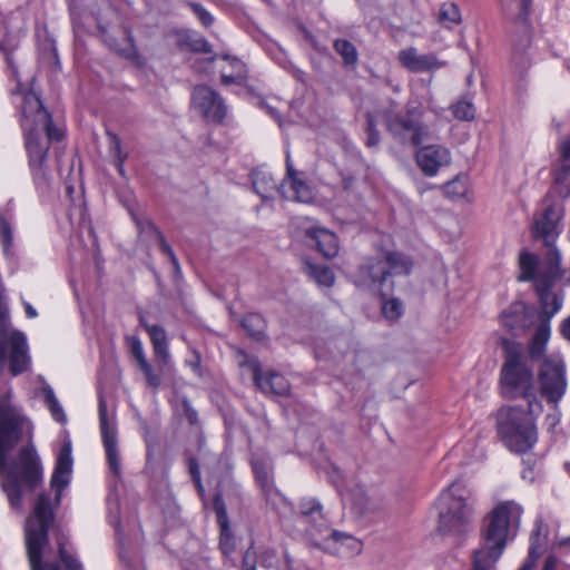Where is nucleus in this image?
Returning a JSON list of instances; mask_svg holds the SVG:
<instances>
[{
  "label": "nucleus",
  "mask_w": 570,
  "mask_h": 570,
  "mask_svg": "<svg viewBox=\"0 0 570 570\" xmlns=\"http://www.w3.org/2000/svg\"><path fill=\"white\" fill-rule=\"evenodd\" d=\"M177 45L180 49H187L193 52H213V46L207 41V39L193 31H184L179 33Z\"/></svg>",
  "instance_id": "nucleus-30"
},
{
  "label": "nucleus",
  "mask_w": 570,
  "mask_h": 570,
  "mask_svg": "<svg viewBox=\"0 0 570 570\" xmlns=\"http://www.w3.org/2000/svg\"><path fill=\"white\" fill-rule=\"evenodd\" d=\"M0 245L4 257L10 263L18 262V253L13 238V226L7 218L6 214L0 209Z\"/></svg>",
  "instance_id": "nucleus-28"
},
{
  "label": "nucleus",
  "mask_w": 570,
  "mask_h": 570,
  "mask_svg": "<svg viewBox=\"0 0 570 570\" xmlns=\"http://www.w3.org/2000/svg\"><path fill=\"white\" fill-rule=\"evenodd\" d=\"M72 471L71 441L67 438L57 455L50 485L55 491L38 494L33 510L26 520L24 537L31 570H60L55 562H42L43 549L48 546V531L55 521V509L60 504L62 491L70 482Z\"/></svg>",
  "instance_id": "nucleus-2"
},
{
  "label": "nucleus",
  "mask_w": 570,
  "mask_h": 570,
  "mask_svg": "<svg viewBox=\"0 0 570 570\" xmlns=\"http://www.w3.org/2000/svg\"><path fill=\"white\" fill-rule=\"evenodd\" d=\"M538 379L541 395L550 403H558L567 390L563 360L558 355L544 357L539 367Z\"/></svg>",
  "instance_id": "nucleus-11"
},
{
  "label": "nucleus",
  "mask_w": 570,
  "mask_h": 570,
  "mask_svg": "<svg viewBox=\"0 0 570 570\" xmlns=\"http://www.w3.org/2000/svg\"><path fill=\"white\" fill-rule=\"evenodd\" d=\"M299 513L305 518H311L312 520L320 519L324 521L323 517V507L316 499H303L299 502Z\"/></svg>",
  "instance_id": "nucleus-46"
},
{
  "label": "nucleus",
  "mask_w": 570,
  "mask_h": 570,
  "mask_svg": "<svg viewBox=\"0 0 570 570\" xmlns=\"http://www.w3.org/2000/svg\"><path fill=\"white\" fill-rule=\"evenodd\" d=\"M524 468L522 470V479L529 483H533L539 480L542 475L541 469L537 466V460L528 458L523 460Z\"/></svg>",
  "instance_id": "nucleus-51"
},
{
  "label": "nucleus",
  "mask_w": 570,
  "mask_h": 570,
  "mask_svg": "<svg viewBox=\"0 0 570 570\" xmlns=\"http://www.w3.org/2000/svg\"><path fill=\"white\" fill-rule=\"evenodd\" d=\"M23 419L11 410L0 407V485L10 507L21 511L22 499L42 483V466L32 445L22 448L10 462L8 453L21 441Z\"/></svg>",
  "instance_id": "nucleus-1"
},
{
  "label": "nucleus",
  "mask_w": 570,
  "mask_h": 570,
  "mask_svg": "<svg viewBox=\"0 0 570 570\" xmlns=\"http://www.w3.org/2000/svg\"><path fill=\"white\" fill-rule=\"evenodd\" d=\"M335 51L343 58L346 66H354L358 60L355 46L346 39H336L333 43Z\"/></svg>",
  "instance_id": "nucleus-42"
},
{
  "label": "nucleus",
  "mask_w": 570,
  "mask_h": 570,
  "mask_svg": "<svg viewBox=\"0 0 570 570\" xmlns=\"http://www.w3.org/2000/svg\"><path fill=\"white\" fill-rule=\"evenodd\" d=\"M183 406H184L185 417L187 419L189 424L190 425L197 424L198 423V413H197V411L190 405V403L187 400H185L183 402Z\"/></svg>",
  "instance_id": "nucleus-57"
},
{
  "label": "nucleus",
  "mask_w": 570,
  "mask_h": 570,
  "mask_svg": "<svg viewBox=\"0 0 570 570\" xmlns=\"http://www.w3.org/2000/svg\"><path fill=\"white\" fill-rule=\"evenodd\" d=\"M7 364L10 373L17 376L29 370L31 358L26 335L10 327L4 287L0 282V370Z\"/></svg>",
  "instance_id": "nucleus-9"
},
{
  "label": "nucleus",
  "mask_w": 570,
  "mask_h": 570,
  "mask_svg": "<svg viewBox=\"0 0 570 570\" xmlns=\"http://www.w3.org/2000/svg\"><path fill=\"white\" fill-rule=\"evenodd\" d=\"M252 468L256 478V482L264 492L265 497L269 499L277 495L278 491L274 488L272 468L269 463L262 458H254L252 460Z\"/></svg>",
  "instance_id": "nucleus-27"
},
{
  "label": "nucleus",
  "mask_w": 570,
  "mask_h": 570,
  "mask_svg": "<svg viewBox=\"0 0 570 570\" xmlns=\"http://www.w3.org/2000/svg\"><path fill=\"white\" fill-rule=\"evenodd\" d=\"M561 334L566 340L570 342V316L562 322Z\"/></svg>",
  "instance_id": "nucleus-64"
},
{
  "label": "nucleus",
  "mask_w": 570,
  "mask_h": 570,
  "mask_svg": "<svg viewBox=\"0 0 570 570\" xmlns=\"http://www.w3.org/2000/svg\"><path fill=\"white\" fill-rule=\"evenodd\" d=\"M322 539L325 544L328 541H333L335 543L346 544L352 550H355V551L361 550L360 541L346 532H341L338 530H331V531H328V535H324V537H322Z\"/></svg>",
  "instance_id": "nucleus-45"
},
{
  "label": "nucleus",
  "mask_w": 570,
  "mask_h": 570,
  "mask_svg": "<svg viewBox=\"0 0 570 570\" xmlns=\"http://www.w3.org/2000/svg\"><path fill=\"white\" fill-rule=\"evenodd\" d=\"M529 45L530 37L527 32H524L520 39V43L513 48L511 65L513 70L519 73V76H522L530 67V58L527 53V48Z\"/></svg>",
  "instance_id": "nucleus-34"
},
{
  "label": "nucleus",
  "mask_w": 570,
  "mask_h": 570,
  "mask_svg": "<svg viewBox=\"0 0 570 570\" xmlns=\"http://www.w3.org/2000/svg\"><path fill=\"white\" fill-rule=\"evenodd\" d=\"M552 284L550 282L538 281L535 289L538 292L539 301L541 304V312L539 314L540 323L550 320L559 312L562 306V299L558 295L550 292Z\"/></svg>",
  "instance_id": "nucleus-24"
},
{
  "label": "nucleus",
  "mask_w": 570,
  "mask_h": 570,
  "mask_svg": "<svg viewBox=\"0 0 570 570\" xmlns=\"http://www.w3.org/2000/svg\"><path fill=\"white\" fill-rule=\"evenodd\" d=\"M20 126L24 134L28 165L35 186L40 193H46L51 184L46 165L50 142L62 140L65 132L53 124L50 112L32 91L23 95Z\"/></svg>",
  "instance_id": "nucleus-3"
},
{
  "label": "nucleus",
  "mask_w": 570,
  "mask_h": 570,
  "mask_svg": "<svg viewBox=\"0 0 570 570\" xmlns=\"http://www.w3.org/2000/svg\"><path fill=\"white\" fill-rule=\"evenodd\" d=\"M560 168L554 174L552 190L562 198L570 197V137L564 139L560 146Z\"/></svg>",
  "instance_id": "nucleus-22"
},
{
  "label": "nucleus",
  "mask_w": 570,
  "mask_h": 570,
  "mask_svg": "<svg viewBox=\"0 0 570 570\" xmlns=\"http://www.w3.org/2000/svg\"><path fill=\"white\" fill-rule=\"evenodd\" d=\"M253 187L263 199H268L272 198L271 193L278 194L279 185L271 173L259 169L253 173Z\"/></svg>",
  "instance_id": "nucleus-32"
},
{
  "label": "nucleus",
  "mask_w": 570,
  "mask_h": 570,
  "mask_svg": "<svg viewBox=\"0 0 570 570\" xmlns=\"http://www.w3.org/2000/svg\"><path fill=\"white\" fill-rule=\"evenodd\" d=\"M413 261L406 254L399 250L382 249L376 255L367 257L358 266L355 275V284L360 288L380 293L386 296L385 289L391 291L394 283L393 276L410 275Z\"/></svg>",
  "instance_id": "nucleus-5"
},
{
  "label": "nucleus",
  "mask_w": 570,
  "mask_h": 570,
  "mask_svg": "<svg viewBox=\"0 0 570 570\" xmlns=\"http://www.w3.org/2000/svg\"><path fill=\"white\" fill-rule=\"evenodd\" d=\"M382 313L385 318L396 321L403 314V304L397 298H390L382 304Z\"/></svg>",
  "instance_id": "nucleus-50"
},
{
  "label": "nucleus",
  "mask_w": 570,
  "mask_h": 570,
  "mask_svg": "<svg viewBox=\"0 0 570 570\" xmlns=\"http://www.w3.org/2000/svg\"><path fill=\"white\" fill-rule=\"evenodd\" d=\"M439 20L449 29L461 23V12L454 2H444L440 8Z\"/></svg>",
  "instance_id": "nucleus-41"
},
{
  "label": "nucleus",
  "mask_w": 570,
  "mask_h": 570,
  "mask_svg": "<svg viewBox=\"0 0 570 570\" xmlns=\"http://www.w3.org/2000/svg\"><path fill=\"white\" fill-rule=\"evenodd\" d=\"M98 30L100 32L102 41L108 46L110 50L115 51L125 59L131 61L138 60L139 52L135 45L132 32L129 29H125V36L127 41V45L125 47L119 46L117 39L114 38L104 26L99 24Z\"/></svg>",
  "instance_id": "nucleus-25"
},
{
  "label": "nucleus",
  "mask_w": 570,
  "mask_h": 570,
  "mask_svg": "<svg viewBox=\"0 0 570 570\" xmlns=\"http://www.w3.org/2000/svg\"><path fill=\"white\" fill-rule=\"evenodd\" d=\"M107 136L109 139V151L115 158L116 168L121 176H125V161L128 155L122 150L121 139L117 134L109 131L107 132Z\"/></svg>",
  "instance_id": "nucleus-40"
},
{
  "label": "nucleus",
  "mask_w": 570,
  "mask_h": 570,
  "mask_svg": "<svg viewBox=\"0 0 570 570\" xmlns=\"http://www.w3.org/2000/svg\"><path fill=\"white\" fill-rule=\"evenodd\" d=\"M243 570H256L255 554L250 551H246L242 562Z\"/></svg>",
  "instance_id": "nucleus-61"
},
{
  "label": "nucleus",
  "mask_w": 570,
  "mask_h": 570,
  "mask_svg": "<svg viewBox=\"0 0 570 570\" xmlns=\"http://www.w3.org/2000/svg\"><path fill=\"white\" fill-rule=\"evenodd\" d=\"M542 529H543V523L541 521H539L535 523V527L531 532L530 548H529L530 558L538 559L541 553L540 552V548H541L540 537H541Z\"/></svg>",
  "instance_id": "nucleus-53"
},
{
  "label": "nucleus",
  "mask_w": 570,
  "mask_h": 570,
  "mask_svg": "<svg viewBox=\"0 0 570 570\" xmlns=\"http://www.w3.org/2000/svg\"><path fill=\"white\" fill-rule=\"evenodd\" d=\"M223 59L229 61L230 72L222 71V82L224 85L243 83L247 79V69L245 63L236 57L224 55Z\"/></svg>",
  "instance_id": "nucleus-35"
},
{
  "label": "nucleus",
  "mask_w": 570,
  "mask_h": 570,
  "mask_svg": "<svg viewBox=\"0 0 570 570\" xmlns=\"http://www.w3.org/2000/svg\"><path fill=\"white\" fill-rule=\"evenodd\" d=\"M550 338V325L548 320H544L537 327L531 342L528 347V353H524L528 357V363L533 361H543L546 356L547 343Z\"/></svg>",
  "instance_id": "nucleus-26"
},
{
  "label": "nucleus",
  "mask_w": 570,
  "mask_h": 570,
  "mask_svg": "<svg viewBox=\"0 0 570 570\" xmlns=\"http://www.w3.org/2000/svg\"><path fill=\"white\" fill-rule=\"evenodd\" d=\"M396 104L392 101L391 108L381 112L387 134L402 146H421L430 137V129L422 121V112L413 107L403 114L394 110Z\"/></svg>",
  "instance_id": "nucleus-10"
},
{
  "label": "nucleus",
  "mask_w": 570,
  "mask_h": 570,
  "mask_svg": "<svg viewBox=\"0 0 570 570\" xmlns=\"http://www.w3.org/2000/svg\"><path fill=\"white\" fill-rule=\"evenodd\" d=\"M522 507L514 501L498 503L483 519L479 550H485L494 558H501L507 543L519 530Z\"/></svg>",
  "instance_id": "nucleus-6"
},
{
  "label": "nucleus",
  "mask_w": 570,
  "mask_h": 570,
  "mask_svg": "<svg viewBox=\"0 0 570 570\" xmlns=\"http://www.w3.org/2000/svg\"><path fill=\"white\" fill-rule=\"evenodd\" d=\"M140 371L144 373L147 384L154 389H157L161 384L160 375L155 373L153 366L146 360L138 364Z\"/></svg>",
  "instance_id": "nucleus-54"
},
{
  "label": "nucleus",
  "mask_w": 570,
  "mask_h": 570,
  "mask_svg": "<svg viewBox=\"0 0 570 570\" xmlns=\"http://www.w3.org/2000/svg\"><path fill=\"white\" fill-rule=\"evenodd\" d=\"M213 505L220 529L219 548L223 554L228 557L235 550V541L230 532L227 509L222 493L215 494Z\"/></svg>",
  "instance_id": "nucleus-21"
},
{
  "label": "nucleus",
  "mask_w": 570,
  "mask_h": 570,
  "mask_svg": "<svg viewBox=\"0 0 570 570\" xmlns=\"http://www.w3.org/2000/svg\"><path fill=\"white\" fill-rule=\"evenodd\" d=\"M535 314L533 307L518 303L501 314V323L512 335L518 336L532 325Z\"/></svg>",
  "instance_id": "nucleus-16"
},
{
  "label": "nucleus",
  "mask_w": 570,
  "mask_h": 570,
  "mask_svg": "<svg viewBox=\"0 0 570 570\" xmlns=\"http://www.w3.org/2000/svg\"><path fill=\"white\" fill-rule=\"evenodd\" d=\"M502 9L508 19L518 23H525L531 0H501Z\"/></svg>",
  "instance_id": "nucleus-33"
},
{
  "label": "nucleus",
  "mask_w": 570,
  "mask_h": 570,
  "mask_svg": "<svg viewBox=\"0 0 570 570\" xmlns=\"http://www.w3.org/2000/svg\"><path fill=\"white\" fill-rule=\"evenodd\" d=\"M304 236L324 257L334 258L338 254V238L330 229L313 225L304 229Z\"/></svg>",
  "instance_id": "nucleus-18"
},
{
  "label": "nucleus",
  "mask_w": 570,
  "mask_h": 570,
  "mask_svg": "<svg viewBox=\"0 0 570 570\" xmlns=\"http://www.w3.org/2000/svg\"><path fill=\"white\" fill-rule=\"evenodd\" d=\"M99 424L101 439L106 452L107 463L115 475H120V454L118 450L117 430L114 423L108 420L107 404L104 397L98 403Z\"/></svg>",
  "instance_id": "nucleus-13"
},
{
  "label": "nucleus",
  "mask_w": 570,
  "mask_h": 570,
  "mask_svg": "<svg viewBox=\"0 0 570 570\" xmlns=\"http://www.w3.org/2000/svg\"><path fill=\"white\" fill-rule=\"evenodd\" d=\"M504 351V363L500 372L501 393L505 399H524L530 412H541L542 405L537 399L533 371L528 364L520 343L501 338Z\"/></svg>",
  "instance_id": "nucleus-4"
},
{
  "label": "nucleus",
  "mask_w": 570,
  "mask_h": 570,
  "mask_svg": "<svg viewBox=\"0 0 570 570\" xmlns=\"http://www.w3.org/2000/svg\"><path fill=\"white\" fill-rule=\"evenodd\" d=\"M127 342L130 348V353L136 358L138 364L147 360L144 353L142 344L138 337L129 336L127 337Z\"/></svg>",
  "instance_id": "nucleus-55"
},
{
  "label": "nucleus",
  "mask_w": 570,
  "mask_h": 570,
  "mask_svg": "<svg viewBox=\"0 0 570 570\" xmlns=\"http://www.w3.org/2000/svg\"><path fill=\"white\" fill-rule=\"evenodd\" d=\"M131 217L139 233L145 237H154L158 242L160 250L168 256L170 263L174 266L175 273L180 274L181 271L178 258L157 226L148 218L139 217L134 213H131Z\"/></svg>",
  "instance_id": "nucleus-20"
},
{
  "label": "nucleus",
  "mask_w": 570,
  "mask_h": 570,
  "mask_svg": "<svg viewBox=\"0 0 570 570\" xmlns=\"http://www.w3.org/2000/svg\"><path fill=\"white\" fill-rule=\"evenodd\" d=\"M242 327L256 341L265 338L266 321L258 313H248L240 320Z\"/></svg>",
  "instance_id": "nucleus-36"
},
{
  "label": "nucleus",
  "mask_w": 570,
  "mask_h": 570,
  "mask_svg": "<svg viewBox=\"0 0 570 570\" xmlns=\"http://www.w3.org/2000/svg\"><path fill=\"white\" fill-rule=\"evenodd\" d=\"M451 110L454 118H456L458 120L472 121L475 118V107L470 100L465 98H462L454 102L451 106Z\"/></svg>",
  "instance_id": "nucleus-44"
},
{
  "label": "nucleus",
  "mask_w": 570,
  "mask_h": 570,
  "mask_svg": "<svg viewBox=\"0 0 570 570\" xmlns=\"http://www.w3.org/2000/svg\"><path fill=\"white\" fill-rule=\"evenodd\" d=\"M474 514L472 492L461 481L451 483L439 498V525L443 534L460 535L468 531Z\"/></svg>",
  "instance_id": "nucleus-7"
},
{
  "label": "nucleus",
  "mask_w": 570,
  "mask_h": 570,
  "mask_svg": "<svg viewBox=\"0 0 570 570\" xmlns=\"http://www.w3.org/2000/svg\"><path fill=\"white\" fill-rule=\"evenodd\" d=\"M550 249L547 253L546 257V272L543 274L544 282H550L553 284V281L557 279L562 275L561 272V254L560 252L553 246H549Z\"/></svg>",
  "instance_id": "nucleus-39"
},
{
  "label": "nucleus",
  "mask_w": 570,
  "mask_h": 570,
  "mask_svg": "<svg viewBox=\"0 0 570 570\" xmlns=\"http://www.w3.org/2000/svg\"><path fill=\"white\" fill-rule=\"evenodd\" d=\"M302 173L294 168L289 150L286 151V176L279 184L278 194L287 199L299 203H309L313 200V190L302 178Z\"/></svg>",
  "instance_id": "nucleus-14"
},
{
  "label": "nucleus",
  "mask_w": 570,
  "mask_h": 570,
  "mask_svg": "<svg viewBox=\"0 0 570 570\" xmlns=\"http://www.w3.org/2000/svg\"><path fill=\"white\" fill-rule=\"evenodd\" d=\"M188 468H189V473L191 474L194 482L197 484V487L199 489H202L203 487H202V480H200V470H199L197 460L189 459Z\"/></svg>",
  "instance_id": "nucleus-58"
},
{
  "label": "nucleus",
  "mask_w": 570,
  "mask_h": 570,
  "mask_svg": "<svg viewBox=\"0 0 570 570\" xmlns=\"http://www.w3.org/2000/svg\"><path fill=\"white\" fill-rule=\"evenodd\" d=\"M539 257L538 255L522 250L519 255L520 282H544L543 275H538Z\"/></svg>",
  "instance_id": "nucleus-29"
},
{
  "label": "nucleus",
  "mask_w": 570,
  "mask_h": 570,
  "mask_svg": "<svg viewBox=\"0 0 570 570\" xmlns=\"http://www.w3.org/2000/svg\"><path fill=\"white\" fill-rule=\"evenodd\" d=\"M399 61L411 72L438 70L445 65L434 53L419 55L414 47L401 50L399 52Z\"/></svg>",
  "instance_id": "nucleus-19"
},
{
  "label": "nucleus",
  "mask_w": 570,
  "mask_h": 570,
  "mask_svg": "<svg viewBox=\"0 0 570 570\" xmlns=\"http://www.w3.org/2000/svg\"><path fill=\"white\" fill-rule=\"evenodd\" d=\"M558 559L553 556H549L543 563L542 570H557Z\"/></svg>",
  "instance_id": "nucleus-63"
},
{
  "label": "nucleus",
  "mask_w": 570,
  "mask_h": 570,
  "mask_svg": "<svg viewBox=\"0 0 570 570\" xmlns=\"http://www.w3.org/2000/svg\"><path fill=\"white\" fill-rule=\"evenodd\" d=\"M416 161L426 176H434L442 166L450 164L451 156L448 148L440 145H431L417 151Z\"/></svg>",
  "instance_id": "nucleus-17"
},
{
  "label": "nucleus",
  "mask_w": 570,
  "mask_h": 570,
  "mask_svg": "<svg viewBox=\"0 0 570 570\" xmlns=\"http://www.w3.org/2000/svg\"><path fill=\"white\" fill-rule=\"evenodd\" d=\"M200 361V354L197 351H193V357L186 361V364L199 376H202Z\"/></svg>",
  "instance_id": "nucleus-60"
},
{
  "label": "nucleus",
  "mask_w": 570,
  "mask_h": 570,
  "mask_svg": "<svg viewBox=\"0 0 570 570\" xmlns=\"http://www.w3.org/2000/svg\"><path fill=\"white\" fill-rule=\"evenodd\" d=\"M154 353L157 357H160L164 363H167L170 358L168 343L153 345Z\"/></svg>",
  "instance_id": "nucleus-59"
},
{
  "label": "nucleus",
  "mask_w": 570,
  "mask_h": 570,
  "mask_svg": "<svg viewBox=\"0 0 570 570\" xmlns=\"http://www.w3.org/2000/svg\"><path fill=\"white\" fill-rule=\"evenodd\" d=\"M58 554L66 570H83L81 562L68 551L66 542H58Z\"/></svg>",
  "instance_id": "nucleus-49"
},
{
  "label": "nucleus",
  "mask_w": 570,
  "mask_h": 570,
  "mask_svg": "<svg viewBox=\"0 0 570 570\" xmlns=\"http://www.w3.org/2000/svg\"><path fill=\"white\" fill-rule=\"evenodd\" d=\"M22 305L24 308L26 316L28 318H36L38 316V312L29 302L22 299Z\"/></svg>",
  "instance_id": "nucleus-62"
},
{
  "label": "nucleus",
  "mask_w": 570,
  "mask_h": 570,
  "mask_svg": "<svg viewBox=\"0 0 570 570\" xmlns=\"http://www.w3.org/2000/svg\"><path fill=\"white\" fill-rule=\"evenodd\" d=\"M365 146L367 148H377L381 141V135L377 129L376 118L371 111H367L365 114Z\"/></svg>",
  "instance_id": "nucleus-43"
},
{
  "label": "nucleus",
  "mask_w": 570,
  "mask_h": 570,
  "mask_svg": "<svg viewBox=\"0 0 570 570\" xmlns=\"http://www.w3.org/2000/svg\"><path fill=\"white\" fill-rule=\"evenodd\" d=\"M304 272L318 285L331 287L334 284L335 276L332 269L324 265H316L311 262L304 263Z\"/></svg>",
  "instance_id": "nucleus-37"
},
{
  "label": "nucleus",
  "mask_w": 570,
  "mask_h": 570,
  "mask_svg": "<svg viewBox=\"0 0 570 570\" xmlns=\"http://www.w3.org/2000/svg\"><path fill=\"white\" fill-rule=\"evenodd\" d=\"M561 216V208L544 200L541 210L534 216L533 236L543 239L546 246H551L560 233Z\"/></svg>",
  "instance_id": "nucleus-15"
},
{
  "label": "nucleus",
  "mask_w": 570,
  "mask_h": 570,
  "mask_svg": "<svg viewBox=\"0 0 570 570\" xmlns=\"http://www.w3.org/2000/svg\"><path fill=\"white\" fill-rule=\"evenodd\" d=\"M194 108L208 122L220 124L226 117L227 107L217 91L206 85L196 86L191 94Z\"/></svg>",
  "instance_id": "nucleus-12"
},
{
  "label": "nucleus",
  "mask_w": 570,
  "mask_h": 570,
  "mask_svg": "<svg viewBox=\"0 0 570 570\" xmlns=\"http://www.w3.org/2000/svg\"><path fill=\"white\" fill-rule=\"evenodd\" d=\"M328 479L330 481L332 482V484L336 488L337 492L340 493V490H346L344 487H343V474L342 472L336 469V468H333L330 472H328Z\"/></svg>",
  "instance_id": "nucleus-56"
},
{
  "label": "nucleus",
  "mask_w": 570,
  "mask_h": 570,
  "mask_svg": "<svg viewBox=\"0 0 570 570\" xmlns=\"http://www.w3.org/2000/svg\"><path fill=\"white\" fill-rule=\"evenodd\" d=\"M340 497L344 505H348L355 514L362 515L367 510L368 499L364 490L360 487L340 490Z\"/></svg>",
  "instance_id": "nucleus-31"
},
{
  "label": "nucleus",
  "mask_w": 570,
  "mask_h": 570,
  "mask_svg": "<svg viewBox=\"0 0 570 570\" xmlns=\"http://www.w3.org/2000/svg\"><path fill=\"white\" fill-rule=\"evenodd\" d=\"M40 392L52 417L57 422L65 424L67 422V415L61 404L59 403L58 399L56 397L52 387L49 384L45 383Z\"/></svg>",
  "instance_id": "nucleus-38"
},
{
  "label": "nucleus",
  "mask_w": 570,
  "mask_h": 570,
  "mask_svg": "<svg viewBox=\"0 0 570 570\" xmlns=\"http://www.w3.org/2000/svg\"><path fill=\"white\" fill-rule=\"evenodd\" d=\"M139 322L140 325L148 333L153 345L168 343L167 334L164 327L159 325L149 324L142 315H140Z\"/></svg>",
  "instance_id": "nucleus-48"
},
{
  "label": "nucleus",
  "mask_w": 570,
  "mask_h": 570,
  "mask_svg": "<svg viewBox=\"0 0 570 570\" xmlns=\"http://www.w3.org/2000/svg\"><path fill=\"white\" fill-rule=\"evenodd\" d=\"M187 6L191 9L204 27L208 28L213 26L215 18L204 6L193 1L187 2Z\"/></svg>",
  "instance_id": "nucleus-52"
},
{
  "label": "nucleus",
  "mask_w": 570,
  "mask_h": 570,
  "mask_svg": "<svg viewBox=\"0 0 570 570\" xmlns=\"http://www.w3.org/2000/svg\"><path fill=\"white\" fill-rule=\"evenodd\" d=\"M254 382L264 393H273L275 395H287L291 385L287 379L276 372L263 374L258 364L253 370Z\"/></svg>",
  "instance_id": "nucleus-23"
},
{
  "label": "nucleus",
  "mask_w": 570,
  "mask_h": 570,
  "mask_svg": "<svg viewBox=\"0 0 570 570\" xmlns=\"http://www.w3.org/2000/svg\"><path fill=\"white\" fill-rule=\"evenodd\" d=\"M500 558H494L492 554L490 556L485 550L476 549L473 553L471 570H495V563Z\"/></svg>",
  "instance_id": "nucleus-47"
},
{
  "label": "nucleus",
  "mask_w": 570,
  "mask_h": 570,
  "mask_svg": "<svg viewBox=\"0 0 570 570\" xmlns=\"http://www.w3.org/2000/svg\"><path fill=\"white\" fill-rule=\"evenodd\" d=\"M529 406H503L497 414V431L508 450L518 454L529 452L538 442L534 414Z\"/></svg>",
  "instance_id": "nucleus-8"
}]
</instances>
